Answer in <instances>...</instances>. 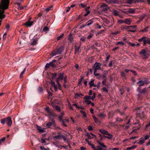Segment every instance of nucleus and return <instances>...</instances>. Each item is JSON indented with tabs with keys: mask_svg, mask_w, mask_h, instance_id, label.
I'll return each mask as SVG.
<instances>
[{
	"mask_svg": "<svg viewBox=\"0 0 150 150\" xmlns=\"http://www.w3.org/2000/svg\"><path fill=\"white\" fill-rule=\"evenodd\" d=\"M106 135H107L108 136H104L105 138H108L109 139H111L112 138L113 135L111 134H109V132Z\"/></svg>",
	"mask_w": 150,
	"mask_h": 150,
	"instance_id": "obj_29",
	"label": "nucleus"
},
{
	"mask_svg": "<svg viewBox=\"0 0 150 150\" xmlns=\"http://www.w3.org/2000/svg\"><path fill=\"white\" fill-rule=\"evenodd\" d=\"M102 90L103 92L108 93V89H107L105 87L103 88L102 89Z\"/></svg>",
	"mask_w": 150,
	"mask_h": 150,
	"instance_id": "obj_46",
	"label": "nucleus"
},
{
	"mask_svg": "<svg viewBox=\"0 0 150 150\" xmlns=\"http://www.w3.org/2000/svg\"><path fill=\"white\" fill-rule=\"evenodd\" d=\"M16 4L17 5L18 8H19L20 9H22L24 8L23 6L21 5V4L20 3L18 2L16 3Z\"/></svg>",
	"mask_w": 150,
	"mask_h": 150,
	"instance_id": "obj_39",
	"label": "nucleus"
},
{
	"mask_svg": "<svg viewBox=\"0 0 150 150\" xmlns=\"http://www.w3.org/2000/svg\"><path fill=\"white\" fill-rule=\"evenodd\" d=\"M139 81L137 83V84H138L139 87H141L143 86L145 84L142 80L139 79Z\"/></svg>",
	"mask_w": 150,
	"mask_h": 150,
	"instance_id": "obj_20",
	"label": "nucleus"
},
{
	"mask_svg": "<svg viewBox=\"0 0 150 150\" xmlns=\"http://www.w3.org/2000/svg\"><path fill=\"white\" fill-rule=\"evenodd\" d=\"M130 28L129 26H122L121 27V28L122 30H127Z\"/></svg>",
	"mask_w": 150,
	"mask_h": 150,
	"instance_id": "obj_38",
	"label": "nucleus"
},
{
	"mask_svg": "<svg viewBox=\"0 0 150 150\" xmlns=\"http://www.w3.org/2000/svg\"><path fill=\"white\" fill-rule=\"evenodd\" d=\"M101 64L98 62H96L95 63L93 66V68L94 69V74H95L98 70H102V69L101 67Z\"/></svg>",
	"mask_w": 150,
	"mask_h": 150,
	"instance_id": "obj_4",
	"label": "nucleus"
},
{
	"mask_svg": "<svg viewBox=\"0 0 150 150\" xmlns=\"http://www.w3.org/2000/svg\"><path fill=\"white\" fill-rule=\"evenodd\" d=\"M137 146L136 145H133L130 147H128L126 150H130L132 149H134L137 147Z\"/></svg>",
	"mask_w": 150,
	"mask_h": 150,
	"instance_id": "obj_37",
	"label": "nucleus"
},
{
	"mask_svg": "<svg viewBox=\"0 0 150 150\" xmlns=\"http://www.w3.org/2000/svg\"><path fill=\"white\" fill-rule=\"evenodd\" d=\"M58 84V88L59 90H62V87L61 85L59 83V81H57V82H56Z\"/></svg>",
	"mask_w": 150,
	"mask_h": 150,
	"instance_id": "obj_43",
	"label": "nucleus"
},
{
	"mask_svg": "<svg viewBox=\"0 0 150 150\" xmlns=\"http://www.w3.org/2000/svg\"><path fill=\"white\" fill-rule=\"evenodd\" d=\"M64 114V112H61L58 117V119L60 122H64L62 118Z\"/></svg>",
	"mask_w": 150,
	"mask_h": 150,
	"instance_id": "obj_19",
	"label": "nucleus"
},
{
	"mask_svg": "<svg viewBox=\"0 0 150 150\" xmlns=\"http://www.w3.org/2000/svg\"><path fill=\"white\" fill-rule=\"evenodd\" d=\"M31 18H29L28 20L23 24L25 25L27 27H30L33 25V22L30 21Z\"/></svg>",
	"mask_w": 150,
	"mask_h": 150,
	"instance_id": "obj_8",
	"label": "nucleus"
},
{
	"mask_svg": "<svg viewBox=\"0 0 150 150\" xmlns=\"http://www.w3.org/2000/svg\"><path fill=\"white\" fill-rule=\"evenodd\" d=\"M86 39V37H82L80 39V41L82 42H84L85 41Z\"/></svg>",
	"mask_w": 150,
	"mask_h": 150,
	"instance_id": "obj_52",
	"label": "nucleus"
},
{
	"mask_svg": "<svg viewBox=\"0 0 150 150\" xmlns=\"http://www.w3.org/2000/svg\"><path fill=\"white\" fill-rule=\"evenodd\" d=\"M83 18V16L81 14L79 15V16L78 17L77 20H79V19Z\"/></svg>",
	"mask_w": 150,
	"mask_h": 150,
	"instance_id": "obj_64",
	"label": "nucleus"
},
{
	"mask_svg": "<svg viewBox=\"0 0 150 150\" xmlns=\"http://www.w3.org/2000/svg\"><path fill=\"white\" fill-rule=\"evenodd\" d=\"M145 140L142 138H141L139 139V142L138 143L140 144H142L145 142Z\"/></svg>",
	"mask_w": 150,
	"mask_h": 150,
	"instance_id": "obj_30",
	"label": "nucleus"
},
{
	"mask_svg": "<svg viewBox=\"0 0 150 150\" xmlns=\"http://www.w3.org/2000/svg\"><path fill=\"white\" fill-rule=\"evenodd\" d=\"M149 26H147L145 28H144L142 30H140L139 31L142 33L144 32H147L149 31Z\"/></svg>",
	"mask_w": 150,
	"mask_h": 150,
	"instance_id": "obj_21",
	"label": "nucleus"
},
{
	"mask_svg": "<svg viewBox=\"0 0 150 150\" xmlns=\"http://www.w3.org/2000/svg\"><path fill=\"white\" fill-rule=\"evenodd\" d=\"M83 76L81 77L80 79L78 81V83L79 85H81L82 82L83 81Z\"/></svg>",
	"mask_w": 150,
	"mask_h": 150,
	"instance_id": "obj_41",
	"label": "nucleus"
},
{
	"mask_svg": "<svg viewBox=\"0 0 150 150\" xmlns=\"http://www.w3.org/2000/svg\"><path fill=\"white\" fill-rule=\"evenodd\" d=\"M81 112L82 114H83V115L85 117H86V113L84 111L81 110Z\"/></svg>",
	"mask_w": 150,
	"mask_h": 150,
	"instance_id": "obj_62",
	"label": "nucleus"
},
{
	"mask_svg": "<svg viewBox=\"0 0 150 150\" xmlns=\"http://www.w3.org/2000/svg\"><path fill=\"white\" fill-rule=\"evenodd\" d=\"M114 64L115 62L114 61L111 60L108 66L110 67H112V64Z\"/></svg>",
	"mask_w": 150,
	"mask_h": 150,
	"instance_id": "obj_42",
	"label": "nucleus"
},
{
	"mask_svg": "<svg viewBox=\"0 0 150 150\" xmlns=\"http://www.w3.org/2000/svg\"><path fill=\"white\" fill-rule=\"evenodd\" d=\"M62 134L60 133H59L58 135L53 137V139H61Z\"/></svg>",
	"mask_w": 150,
	"mask_h": 150,
	"instance_id": "obj_26",
	"label": "nucleus"
},
{
	"mask_svg": "<svg viewBox=\"0 0 150 150\" xmlns=\"http://www.w3.org/2000/svg\"><path fill=\"white\" fill-rule=\"evenodd\" d=\"M94 19H91L89 20V21H88L86 23V26H88L92 24L93 23V20Z\"/></svg>",
	"mask_w": 150,
	"mask_h": 150,
	"instance_id": "obj_17",
	"label": "nucleus"
},
{
	"mask_svg": "<svg viewBox=\"0 0 150 150\" xmlns=\"http://www.w3.org/2000/svg\"><path fill=\"white\" fill-rule=\"evenodd\" d=\"M64 50V47L62 46L57 48L55 50H53L52 52V56H54L57 54H61L62 52Z\"/></svg>",
	"mask_w": 150,
	"mask_h": 150,
	"instance_id": "obj_3",
	"label": "nucleus"
},
{
	"mask_svg": "<svg viewBox=\"0 0 150 150\" xmlns=\"http://www.w3.org/2000/svg\"><path fill=\"white\" fill-rule=\"evenodd\" d=\"M51 75L52 76V79H54L56 77H57V73H51Z\"/></svg>",
	"mask_w": 150,
	"mask_h": 150,
	"instance_id": "obj_32",
	"label": "nucleus"
},
{
	"mask_svg": "<svg viewBox=\"0 0 150 150\" xmlns=\"http://www.w3.org/2000/svg\"><path fill=\"white\" fill-rule=\"evenodd\" d=\"M122 12L125 14H134L135 13L134 10L132 8H129L124 11H122Z\"/></svg>",
	"mask_w": 150,
	"mask_h": 150,
	"instance_id": "obj_7",
	"label": "nucleus"
},
{
	"mask_svg": "<svg viewBox=\"0 0 150 150\" xmlns=\"http://www.w3.org/2000/svg\"><path fill=\"white\" fill-rule=\"evenodd\" d=\"M110 2L111 3L119 4L120 3V1L119 0H110Z\"/></svg>",
	"mask_w": 150,
	"mask_h": 150,
	"instance_id": "obj_27",
	"label": "nucleus"
},
{
	"mask_svg": "<svg viewBox=\"0 0 150 150\" xmlns=\"http://www.w3.org/2000/svg\"><path fill=\"white\" fill-rule=\"evenodd\" d=\"M113 123V122H109L108 125V128H110L111 127L114 126Z\"/></svg>",
	"mask_w": 150,
	"mask_h": 150,
	"instance_id": "obj_48",
	"label": "nucleus"
},
{
	"mask_svg": "<svg viewBox=\"0 0 150 150\" xmlns=\"http://www.w3.org/2000/svg\"><path fill=\"white\" fill-rule=\"evenodd\" d=\"M138 41L144 46H146L147 44L150 45V38L148 37L143 36L141 38L138 39Z\"/></svg>",
	"mask_w": 150,
	"mask_h": 150,
	"instance_id": "obj_2",
	"label": "nucleus"
},
{
	"mask_svg": "<svg viewBox=\"0 0 150 150\" xmlns=\"http://www.w3.org/2000/svg\"><path fill=\"white\" fill-rule=\"evenodd\" d=\"M142 80L146 84H148L150 83V82L149 81L148 79L146 78H143Z\"/></svg>",
	"mask_w": 150,
	"mask_h": 150,
	"instance_id": "obj_25",
	"label": "nucleus"
},
{
	"mask_svg": "<svg viewBox=\"0 0 150 150\" xmlns=\"http://www.w3.org/2000/svg\"><path fill=\"white\" fill-rule=\"evenodd\" d=\"M94 80L92 79L90 82L89 83V84L90 86V87L91 88L92 86H96V85L94 83Z\"/></svg>",
	"mask_w": 150,
	"mask_h": 150,
	"instance_id": "obj_24",
	"label": "nucleus"
},
{
	"mask_svg": "<svg viewBox=\"0 0 150 150\" xmlns=\"http://www.w3.org/2000/svg\"><path fill=\"white\" fill-rule=\"evenodd\" d=\"M129 44L130 45V46L132 47H134L136 46V44L134 43H132V42H129Z\"/></svg>",
	"mask_w": 150,
	"mask_h": 150,
	"instance_id": "obj_59",
	"label": "nucleus"
},
{
	"mask_svg": "<svg viewBox=\"0 0 150 150\" xmlns=\"http://www.w3.org/2000/svg\"><path fill=\"white\" fill-rule=\"evenodd\" d=\"M84 99L85 100H92V98L91 97L88 96H86L84 97Z\"/></svg>",
	"mask_w": 150,
	"mask_h": 150,
	"instance_id": "obj_36",
	"label": "nucleus"
},
{
	"mask_svg": "<svg viewBox=\"0 0 150 150\" xmlns=\"http://www.w3.org/2000/svg\"><path fill=\"white\" fill-rule=\"evenodd\" d=\"M40 149L41 150H49L50 149L49 148H44V146H40Z\"/></svg>",
	"mask_w": 150,
	"mask_h": 150,
	"instance_id": "obj_54",
	"label": "nucleus"
},
{
	"mask_svg": "<svg viewBox=\"0 0 150 150\" xmlns=\"http://www.w3.org/2000/svg\"><path fill=\"white\" fill-rule=\"evenodd\" d=\"M121 75L122 79H126L125 74L124 71H122L121 72Z\"/></svg>",
	"mask_w": 150,
	"mask_h": 150,
	"instance_id": "obj_28",
	"label": "nucleus"
},
{
	"mask_svg": "<svg viewBox=\"0 0 150 150\" xmlns=\"http://www.w3.org/2000/svg\"><path fill=\"white\" fill-rule=\"evenodd\" d=\"M58 76L56 79V82L57 81H62L64 79V73H58Z\"/></svg>",
	"mask_w": 150,
	"mask_h": 150,
	"instance_id": "obj_10",
	"label": "nucleus"
},
{
	"mask_svg": "<svg viewBox=\"0 0 150 150\" xmlns=\"http://www.w3.org/2000/svg\"><path fill=\"white\" fill-rule=\"evenodd\" d=\"M38 40V39L37 38H36L35 39L33 40L32 42H31V45H36Z\"/></svg>",
	"mask_w": 150,
	"mask_h": 150,
	"instance_id": "obj_35",
	"label": "nucleus"
},
{
	"mask_svg": "<svg viewBox=\"0 0 150 150\" xmlns=\"http://www.w3.org/2000/svg\"><path fill=\"white\" fill-rule=\"evenodd\" d=\"M93 35H94L92 33H90L89 35L87 37V39H89L91 38H92L93 36Z\"/></svg>",
	"mask_w": 150,
	"mask_h": 150,
	"instance_id": "obj_45",
	"label": "nucleus"
},
{
	"mask_svg": "<svg viewBox=\"0 0 150 150\" xmlns=\"http://www.w3.org/2000/svg\"><path fill=\"white\" fill-rule=\"evenodd\" d=\"M25 69H24V70L22 71L21 72V73L20 74V77L21 78L23 77V76L25 71Z\"/></svg>",
	"mask_w": 150,
	"mask_h": 150,
	"instance_id": "obj_50",
	"label": "nucleus"
},
{
	"mask_svg": "<svg viewBox=\"0 0 150 150\" xmlns=\"http://www.w3.org/2000/svg\"><path fill=\"white\" fill-rule=\"evenodd\" d=\"M68 40H70L71 42L73 41V38L72 37V34H71L68 38Z\"/></svg>",
	"mask_w": 150,
	"mask_h": 150,
	"instance_id": "obj_34",
	"label": "nucleus"
},
{
	"mask_svg": "<svg viewBox=\"0 0 150 150\" xmlns=\"http://www.w3.org/2000/svg\"><path fill=\"white\" fill-rule=\"evenodd\" d=\"M64 35V34H62L61 35L58 36L57 38V40L58 41L59 40H60V39H61V38H62L63 37Z\"/></svg>",
	"mask_w": 150,
	"mask_h": 150,
	"instance_id": "obj_47",
	"label": "nucleus"
},
{
	"mask_svg": "<svg viewBox=\"0 0 150 150\" xmlns=\"http://www.w3.org/2000/svg\"><path fill=\"white\" fill-rule=\"evenodd\" d=\"M99 131L100 132L105 135H107L108 133L107 131L103 129H100L99 130Z\"/></svg>",
	"mask_w": 150,
	"mask_h": 150,
	"instance_id": "obj_22",
	"label": "nucleus"
},
{
	"mask_svg": "<svg viewBox=\"0 0 150 150\" xmlns=\"http://www.w3.org/2000/svg\"><path fill=\"white\" fill-rule=\"evenodd\" d=\"M102 11L103 12H106L109 9V7L105 4L102 5L100 6Z\"/></svg>",
	"mask_w": 150,
	"mask_h": 150,
	"instance_id": "obj_13",
	"label": "nucleus"
},
{
	"mask_svg": "<svg viewBox=\"0 0 150 150\" xmlns=\"http://www.w3.org/2000/svg\"><path fill=\"white\" fill-rule=\"evenodd\" d=\"M147 90V88H143L142 90H141L140 91V93H145Z\"/></svg>",
	"mask_w": 150,
	"mask_h": 150,
	"instance_id": "obj_33",
	"label": "nucleus"
},
{
	"mask_svg": "<svg viewBox=\"0 0 150 150\" xmlns=\"http://www.w3.org/2000/svg\"><path fill=\"white\" fill-rule=\"evenodd\" d=\"M98 116L101 118L104 117L105 115L102 113H100L98 115Z\"/></svg>",
	"mask_w": 150,
	"mask_h": 150,
	"instance_id": "obj_51",
	"label": "nucleus"
},
{
	"mask_svg": "<svg viewBox=\"0 0 150 150\" xmlns=\"http://www.w3.org/2000/svg\"><path fill=\"white\" fill-rule=\"evenodd\" d=\"M107 80V78H105L104 79H103V81H102V84L104 86H108V85L106 84V81Z\"/></svg>",
	"mask_w": 150,
	"mask_h": 150,
	"instance_id": "obj_31",
	"label": "nucleus"
},
{
	"mask_svg": "<svg viewBox=\"0 0 150 150\" xmlns=\"http://www.w3.org/2000/svg\"><path fill=\"white\" fill-rule=\"evenodd\" d=\"M95 76H97V79H104L106 78V76H105V75L100 74L99 73L95 74H94Z\"/></svg>",
	"mask_w": 150,
	"mask_h": 150,
	"instance_id": "obj_12",
	"label": "nucleus"
},
{
	"mask_svg": "<svg viewBox=\"0 0 150 150\" xmlns=\"http://www.w3.org/2000/svg\"><path fill=\"white\" fill-rule=\"evenodd\" d=\"M145 110V108L143 106L137 108V117L140 118L141 119H145L146 118V117L145 113L144 112Z\"/></svg>",
	"mask_w": 150,
	"mask_h": 150,
	"instance_id": "obj_1",
	"label": "nucleus"
},
{
	"mask_svg": "<svg viewBox=\"0 0 150 150\" xmlns=\"http://www.w3.org/2000/svg\"><path fill=\"white\" fill-rule=\"evenodd\" d=\"M1 122H12L11 117H9L1 120Z\"/></svg>",
	"mask_w": 150,
	"mask_h": 150,
	"instance_id": "obj_14",
	"label": "nucleus"
},
{
	"mask_svg": "<svg viewBox=\"0 0 150 150\" xmlns=\"http://www.w3.org/2000/svg\"><path fill=\"white\" fill-rule=\"evenodd\" d=\"M6 139V137H3L0 140V145L1 144L2 142H4L5 141Z\"/></svg>",
	"mask_w": 150,
	"mask_h": 150,
	"instance_id": "obj_56",
	"label": "nucleus"
},
{
	"mask_svg": "<svg viewBox=\"0 0 150 150\" xmlns=\"http://www.w3.org/2000/svg\"><path fill=\"white\" fill-rule=\"evenodd\" d=\"M104 21L106 25L109 24L110 23L109 20L107 18H105L104 20Z\"/></svg>",
	"mask_w": 150,
	"mask_h": 150,
	"instance_id": "obj_40",
	"label": "nucleus"
},
{
	"mask_svg": "<svg viewBox=\"0 0 150 150\" xmlns=\"http://www.w3.org/2000/svg\"><path fill=\"white\" fill-rule=\"evenodd\" d=\"M130 71L131 72H132V73H133L134 74V75H135V76L137 75V74L136 72L134 70H131Z\"/></svg>",
	"mask_w": 150,
	"mask_h": 150,
	"instance_id": "obj_61",
	"label": "nucleus"
},
{
	"mask_svg": "<svg viewBox=\"0 0 150 150\" xmlns=\"http://www.w3.org/2000/svg\"><path fill=\"white\" fill-rule=\"evenodd\" d=\"M132 20L130 18H125V23L127 25L131 24Z\"/></svg>",
	"mask_w": 150,
	"mask_h": 150,
	"instance_id": "obj_18",
	"label": "nucleus"
},
{
	"mask_svg": "<svg viewBox=\"0 0 150 150\" xmlns=\"http://www.w3.org/2000/svg\"><path fill=\"white\" fill-rule=\"evenodd\" d=\"M87 6L86 4H79V6H81L83 8H85Z\"/></svg>",
	"mask_w": 150,
	"mask_h": 150,
	"instance_id": "obj_57",
	"label": "nucleus"
},
{
	"mask_svg": "<svg viewBox=\"0 0 150 150\" xmlns=\"http://www.w3.org/2000/svg\"><path fill=\"white\" fill-rule=\"evenodd\" d=\"M112 14L115 16H118L119 15L120 12L117 11L113 9L112 11Z\"/></svg>",
	"mask_w": 150,
	"mask_h": 150,
	"instance_id": "obj_16",
	"label": "nucleus"
},
{
	"mask_svg": "<svg viewBox=\"0 0 150 150\" xmlns=\"http://www.w3.org/2000/svg\"><path fill=\"white\" fill-rule=\"evenodd\" d=\"M56 60L54 59L52 62H50L49 63H47L45 66V68L47 69L50 66H51L54 68L56 67V65L54 64V63L56 62Z\"/></svg>",
	"mask_w": 150,
	"mask_h": 150,
	"instance_id": "obj_6",
	"label": "nucleus"
},
{
	"mask_svg": "<svg viewBox=\"0 0 150 150\" xmlns=\"http://www.w3.org/2000/svg\"><path fill=\"white\" fill-rule=\"evenodd\" d=\"M120 33V32L119 31H115L114 32L112 33V35H117V34L119 33Z\"/></svg>",
	"mask_w": 150,
	"mask_h": 150,
	"instance_id": "obj_55",
	"label": "nucleus"
},
{
	"mask_svg": "<svg viewBox=\"0 0 150 150\" xmlns=\"http://www.w3.org/2000/svg\"><path fill=\"white\" fill-rule=\"evenodd\" d=\"M119 113L121 116H125V113L124 112H120L119 111Z\"/></svg>",
	"mask_w": 150,
	"mask_h": 150,
	"instance_id": "obj_63",
	"label": "nucleus"
},
{
	"mask_svg": "<svg viewBox=\"0 0 150 150\" xmlns=\"http://www.w3.org/2000/svg\"><path fill=\"white\" fill-rule=\"evenodd\" d=\"M45 109L47 112L48 113L49 117H50L51 116L54 117L55 116L54 113H53V112L50 111V108L49 107H46Z\"/></svg>",
	"mask_w": 150,
	"mask_h": 150,
	"instance_id": "obj_11",
	"label": "nucleus"
},
{
	"mask_svg": "<svg viewBox=\"0 0 150 150\" xmlns=\"http://www.w3.org/2000/svg\"><path fill=\"white\" fill-rule=\"evenodd\" d=\"M86 135L88 137V139H91L92 138V137L88 133H87Z\"/></svg>",
	"mask_w": 150,
	"mask_h": 150,
	"instance_id": "obj_58",
	"label": "nucleus"
},
{
	"mask_svg": "<svg viewBox=\"0 0 150 150\" xmlns=\"http://www.w3.org/2000/svg\"><path fill=\"white\" fill-rule=\"evenodd\" d=\"M101 84V82L100 81L98 82L97 85H96V86L95 87H97L98 89H99L100 88V85Z\"/></svg>",
	"mask_w": 150,
	"mask_h": 150,
	"instance_id": "obj_49",
	"label": "nucleus"
},
{
	"mask_svg": "<svg viewBox=\"0 0 150 150\" xmlns=\"http://www.w3.org/2000/svg\"><path fill=\"white\" fill-rule=\"evenodd\" d=\"M37 130L39 131V132L40 133L45 132V131L44 130V129L40 127L38 125H37Z\"/></svg>",
	"mask_w": 150,
	"mask_h": 150,
	"instance_id": "obj_23",
	"label": "nucleus"
},
{
	"mask_svg": "<svg viewBox=\"0 0 150 150\" xmlns=\"http://www.w3.org/2000/svg\"><path fill=\"white\" fill-rule=\"evenodd\" d=\"M146 52L145 49H142L139 52L140 54H141L144 58H146L148 57V54L146 53Z\"/></svg>",
	"mask_w": 150,
	"mask_h": 150,
	"instance_id": "obj_9",
	"label": "nucleus"
},
{
	"mask_svg": "<svg viewBox=\"0 0 150 150\" xmlns=\"http://www.w3.org/2000/svg\"><path fill=\"white\" fill-rule=\"evenodd\" d=\"M80 46H81V45H79V46L78 47H77L76 45H75L74 46L75 50V52H74L75 54H76V53H78V54H79V53H80L79 50L80 49Z\"/></svg>",
	"mask_w": 150,
	"mask_h": 150,
	"instance_id": "obj_15",
	"label": "nucleus"
},
{
	"mask_svg": "<svg viewBox=\"0 0 150 150\" xmlns=\"http://www.w3.org/2000/svg\"><path fill=\"white\" fill-rule=\"evenodd\" d=\"M97 141L98 143L103 147L104 148H98L97 147H95L93 149L94 150H106L107 148V146L105 145L103 143L100 142V141L98 140H97Z\"/></svg>",
	"mask_w": 150,
	"mask_h": 150,
	"instance_id": "obj_5",
	"label": "nucleus"
},
{
	"mask_svg": "<svg viewBox=\"0 0 150 150\" xmlns=\"http://www.w3.org/2000/svg\"><path fill=\"white\" fill-rule=\"evenodd\" d=\"M117 22L119 23L120 24L125 23V19L124 20H118Z\"/></svg>",
	"mask_w": 150,
	"mask_h": 150,
	"instance_id": "obj_44",
	"label": "nucleus"
},
{
	"mask_svg": "<svg viewBox=\"0 0 150 150\" xmlns=\"http://www.w3.org/2000/svg\"><path fill=\"white\" fill-rule=\"evenodd\" d=\"M55 108L56 110L59 112H60L61 111V109L60 108L57 106H56Z\"/></svg>",
	"mask_w": 150,
	"mask_h": 150,
	"instance_id": "obj_60",
	"label": "nucleus"
},
{
	"mask_svg": "<svg viewBox=\"0 0 150 150\" xmlns=\"http://www.w3.org/2000/svg\"><path fill=\"white\" fill-rule=\"evenodd\" d=\"M49 30V29L46 26L43 29V31H48Z\"/></svg>",
	"mask_w": 150,
	"mask_h": 150,
	"instance_id": "obj_53",
	"label": "nucleus"
}]
</instances>
